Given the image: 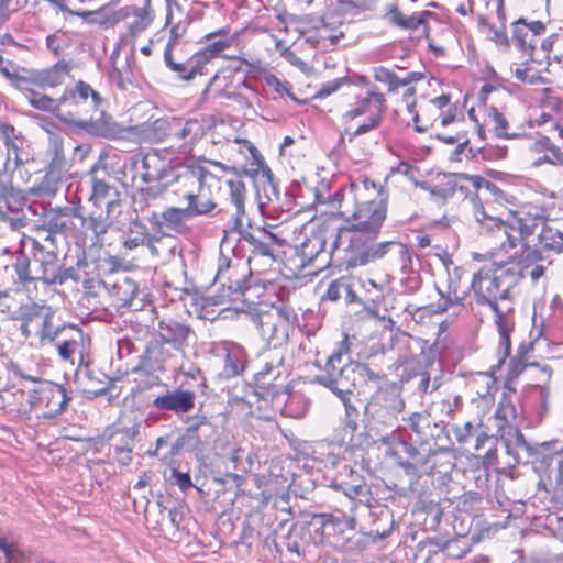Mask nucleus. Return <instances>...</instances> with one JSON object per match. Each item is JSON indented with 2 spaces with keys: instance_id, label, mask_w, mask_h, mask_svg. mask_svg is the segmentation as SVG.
<instances>
[{
  "instance_id": "412c9836",
  "label": "nucleus",
  "mask_w": 563,
  "mask_h": 563,
  "mask_svg": "<svg viewBox=\"0 0 563 563\" xmlns=\"http://www.w3.org/2000/svg\"><path fill=\"white\" fill-rule=\"evenodd\" d=\"M90 340L86 338L80 329L73 328V333L64 340L56 343L58 355L64 361L74 364L75 356L79 358V365L84 363L85 356L88 354Z\"/></svg>"
},
{
  "instance_id": "bf43d9fd",
  "label": "nucleus",
  "mask_w": 563,
  "mask_h": 563,
  "mask_svg": "<svg viewBox=\"0 0 563 563\" xmlns=\"http://www.w3.org/2000/svg\"><path fill=\"white\" fill-rule=\"evenodd\" d=\"M489 37L492 41H494L499 46L507 47L509 45V38H508L505 26L496 27V26L490 25L489 26Z\"/></svg>"
},
{
  "instance_id": "a211bd4d",
  "label": "nucleus",
  "mask_w": 563,
  "mask_h": 563,
  "mask_svg": "<svg viewBox=\"0 0 563 563\" xmlns=\"http://www.w3.org/2000/svg\"><path fill=\"white\" fill-rule=\"evenodd\" d=\"M445 185L448 189L446 195H461L468 197L475 195L479 189L495 187L490 181L479 175H468L464 173L450 174L444 176Z\"/></svg>"
},
{
  "instance_id": "6ab92c4d",
  "label": "nucleus",
  "mask_w": 563,
  "mask_h": 563,
  "mask_svg": "<svg viewBox=\"0 0 563 563\" xmlns=\"http://www.w3.org/2000/svg\"><path fill=\"white\" fill-rule=\"evenodd\" d=\"M232 62L239 63L225 65L217 70L211 78V84L217 86L220 90L231 93V90L245 86V78L242 75V65H247V62L239 56L229 57Z\"/></svg>"
},
{
  "instance_id": "c03bdc74",
  "label": "nucleus",
  "mask_w": 563,
  "mask_h": 563,
  "mask_svg": "<svg viewBox=\"0 0 563 563\" xmlns=\"http://www.w3.org/2000/svg\"><path fill=\"white\" fill-rule=\"evenodd\" d=\"M187 216V206L185 208L169 207L162 213V219L167 227L178 230Z\"/></svg>"
},
{
  "instance_id": "09e8293b",
  "label": "nucleus",
  "mask_w": 563,
  "mask_h": 563,
  "mask_svg": "<svg viewBox=\"0 0 563 563\" xmlns=\"http://www.w3.org/2000/svg\"><path fill=\"white\" fill-rule=\"evenodd\" d=\"M46 45L54 56H59L65 52L68 43L64 33H54L46 37Z\"/></svg>"
},
{
  "instance_id": "603ef678",
  "label": "nucleus",
  "mask_w": 563,
  "mask_h": 563,
  "mask_svg": "<svg viewBox=\"0 0 563 563\" xmlns=\"http://www.w3.org/2000/svg\"><path fill=\"white\" fill-rule=\"evenodd\" d=\"M504 438L506 439L508 446L510 444H512L517 448H522V449L529 448L522 432L516 424L514 427H510L509 429H507V431H505Z\"/></svg>"
},
{
  "instance_id": "0e129e2a",
  "label": "nucleus",
  "mask_w": 563,
  "mask_h": 563,
  "mask_svg": "<svg viewBox=\"0 0 563 563\" xmlns=\"http://www.w3.org/2000/svg\"><path fill=\"white\" fill-rule=\"evenodd\" d=\"M257 233H260L266 241H269L271 247H273V245L283 246L285 244V241L283 239H280L269 230L261 228L257 230Z\"/></svg>"
},
{
  "instance_id": "13d9d810",
  "label": "nucleus",
  "mask_w": 563,
  "mask_h": 563,
  "mask_svg": "<svg viewBox=\"0 0 563 563\" xmlns=\"http://www.w3.org/2000/svg\"><path fill=\"white\" fill-rule=\"evenodd\" d=\"M172 478L181 492H187L190 487L194 486L189 473H183L177 470H173Z\"/></svg>"
},
{
  "instance_id": "338daca9",
  "label": "nucleus",
  "mask_w": 563,
  "mask_h": 563,
  "mask_svg": "<svg viewBox=\"0 0 563 563\" xmlns=\"http://www.w3.org/2000/svg\"><path fill=\"white\" fill-rule=\"evenodd\" d=\"M526 26L530 30V34H533V37L545 31V25L541 21H533L531 23L526 22Z\"/></svg>"
},
{
  "instance_id": "1a4fd4ad",
  "label": "nucleus",
  "mask_w": 563,
  "mask_h": 563,
  "mask_svg": "<svg viewBox=\"0 0 563 563\" xmlns=\"http://www.w3.org/2000/svg\"><path fill=\"white\" fill-rule=\"evenodd\" d=\"M81 15H95L93 21L99 22L106 27L131 18L132 20L128 24V34L131 37H137L145 32L155 19L152 0H140L137 4L124 5L114 11L103 7L93 12H85Z\"/></svg>"
},
{
  "instance_id": "5fc2aeb1",
  "label": "nucleus",
  "mask_w": 563,
  "mask_h": 563,
  "mask_svg": "<svg viewBox=\"0 0 563 563\" xmlns=\"http://www.w3.org/2000/svg\"><path fill=\"white\" fill-rule=\"evenodd\" d=\"M234 143L239 145V152L245 156V158L252 159V163L257 162L260 158V153L257 148L254 146L253 143H251L247 140H242L239 137H235Z\"/></svg>"
},
{
  "instance_id": "4c0bfd02",
  "label": "nucleus",
  "mask_w": 563,
  "mask_h": 563,
  "mask_svg": "<svg viewBox=\"0 0 563 563\" xmlns=\"http://www.w3.org/2000/svg\"><path fill=\"white\" fill-rule=\"evenodd\" d=\"M376 80L388 85L390 91L396 90L400 87L408 86L413 81L421 79V76L417 73H409L406 77L400 78L394 71L385 67H378L375 69Z\"/></svg>"
},
{
  "instance_id": "e2e57ef3",
  "label": "nucleus",
  "mask_w": 563,
  "mask_h": 563,
  "mask_svg": "<svg viewBox=\"0 0 563 563\" xmlns=\"http://www.w3.org/2000/svg\"><path fill=\"white\" fill-rule=\"evenodd\" d=\"M464 299V294L459 295L456 290L450 291L449 296L445 298L443 305L438 306V312H445L450 307L461 303Z\"/></svg>"
},
{
  "instance_id": "423d86ee",
  "label": "nucleus",
  "mask_w": 563,
  "mask_h": 563,
  "mask_svg": "<svg viewBox=\"0 0 563 563\" xmlns=\"http://www.w3.org/2000/svg\"><path fill=\"white\" fill-rule=\"evenodd\" d=\"M26 240L31 243L33 258L38 266L32 271L31 260L20 252L12 264L20 285L26 286L33 282L60 285L73 276L74 268L64 269L59 264L57 253L42 244L37 236H29Z\"/></svg>"
},
{
  "instance_id": "8fccbe9b",
  "label": "nucleus",
  "mask_w": 563,
  "mask_h": 563,
  "mask_svg": "<svg viewBox=\"0 0 563 563\" xmlns=\"http://www.w3.org/2000/svg\"><path fill=\"white\" fill-rule=\"evenodd\" d=\"M350 247H352V229L342 227L339 229L336 239L333 242V253L340 250L347 251Z\"/></svg>"
},
{
  "instance_id": "58836bf2",
  "label": "nucleus",
  "mask_w": 563,
  "mask_h": 563,
  "mask_svg": "<svg viewBox=\"0 0 563 563\" xmlns=\"http://www.w3.org/2000/svg\"><path fill=\"white\" fill-rule=\"evenodd\" d=\"M512 40L523 53L532 55L534 51V37L526 26L525 19H519L512 24Z\"/></svg>"
},
{
  "instance_id": "ddd939ff",
  "label": "nucleus",
  "mask_w": 563,
  "mask_h": 563,
  "mask_svg": "<svg viewBox=\"0 0 563 563\" xmlns=\"http://www.w3.org/2000/svg\"><path fill=\"white\" fill-rule=\"evenodd\" d=\"M294 318L282 310L275 309L258 314V329L262 336L275 344H283L288 341L294 330Z\"/></svg>"
},
{
  "instance_id": "4468645a",
  "label": "nucleus",
  "mask_w": 563,
  "mask_h": 563,
  "mask_svg": "<svg viewBox=\"0 0 563 563\" xmlns=\"http://www.w3.org/2000/svg\"><path fill=\"white\" fill-rule=\"evenodd\" d=\"M74 218H79L82 223L85 222V218L80 216L75 208L52 210L46 214L44 224L34 228L35 236H37L40 241L43 240L53 246L55 242L54 234L69 233L71 231L70 224Z\"/></svg>"
},
{
  "instance_id": "680f3d73",
  "label": "nucleus",
  "mask_w": 563,
  "mask_h": 563,
  "mask_svg": "<svg viewBox=\"0 0 563 563\" xmlns=\"http://www.w3.org/2000/svg\"><path fill=\"white\" fill-rule=\"evenodd\" d=\"M402 102L407 107V111L413 117L415 112L419 110L416 109V89L413 87H409L402 95Z\"/></svg>"
},
{
  "instance_id": "f257e3e1",
  "label": "nucleus",
  "mask_w": 563,
  "mask_h": 563,
  "mask_svg": "<svg viewBox=\"0 0 563 563\" xmlns=\"http://www.w3.org/2000/svg\"><path fill=\"white\" fill-rule=\"evenodd\" d=\"M142 180L146 184L140 195L147 201L172 196L177 201H188L194 197L202 181L218 185L224 181L229 188L231 202L235 207V217L245 213L246 188L242 177L232 173L222 163L198 158L176 166H168L157 154L147 153L142 159Z\"/></svg>"
},
{
  "instance_id": "69168bd1",
  "label": "nucleus",
  "mask_w": 563,
  "mask_h": 563,
  "mask_svg": "<svg viewBox=\"0 0 563 563\" xmlns=\"http://www.w3.org/2000/svg\"><path fill=\"white\" fill-rule=\"evenodd\" d=\"M4 64H5V62H4L3 57L0 55V71L3 74V76H5L11 81L12 86L15 88V81H14L15 77H23V71L22 73H18V71L11 73Z\"/></svg>"
},
{
  "instance_id": "c9c22d12",
  "label": "nucleus",
  "mask_w": 563,
  "mask_h": 563,
  "mask_svg": "<svg viewBox=\"0 0 563 563\" xmlns=\"http://www.w3.org/2000/svg\"><path fill=\"white\" fill-rule=\"evenodd\" d=\"M484 114L485 118L483 124H478V135L481 139H484L485 126H490L499 137L508 135V122L505 117L497 111V109L484 108Z\"/></svg>"
},
{
  "instance_id": "3c124183",
  "label": "nucleus",
  "mask_w": 563,
  "mask_h": 563,
  "mask_svg": "<svg viewBox=\"0 0 563 563\" xmlns=\"http://www.w3.org/2000/svg\"><path fill=\"white\" fill-rule=\"evenodd\" d=\"M350 80L347 77L336 78L334 80L328 81L321 86V88L316 92V98H325L334 92H336L341 87L349 85Z\"/></svg>"
},
{
  "instance_id": "2eb2a0df",
  "label": "nucleus",
  "mask_w": 563,
  "mask_h": 563,
  "mask_svg": "<svg viewBox=\"0 0 563 563\" xmlns=\"http://www.w3.org/2000/svg\"><path fill=\"white\" fill-rule=\"evenodd\" d=\"M16 165L9 157H3L0 148V208L16 211L23 203L24 197L21 190L13 187V173Z\"/></svg>"
},
{
  "instance_id": "052dcab7",
  "label": "nucleus",
  "mask_w": 563,
  "mask_h": 563,
  "mask_svg": "<svg viewBox=\"0 0 563 563\" xmlns=\"http://www.w3.org/2000/svg\"><path fill=\"white\" fill-rule=\"evenodd\" d=\"M438 139L446 144L465 145L468 142L465 133H462L460 131H456L455 134L452 135L445 133H438Z\"/></svg>"
},
{
  "instance_id": "20e7f679",
  "label": "nucleus",
  "mask_w": 563,
  "mask_h": 563,
  "mask_svg": "<svg viewBox=\"0 0 563 563\" xmlns=\"http://www.w3.org/2000/svg\"><path fill=\"white\" fill-rule=\"evenodd\" d=\"M386 218V199L365 200L354 212V266L383 257L389 242L374 243Z\"/></svg>"
},
{
  "instance_id": "b1692460",
  "label": "nucleus",
  "mask_w": 563,
  "mask_h": 563,
  "mask_svg": "<svg viewBox=\"0 0 563 563\" xmlns=\"http://www.w3.org/2000/svg\"><path fill=\"white\" fill-rule=\"evenodd\" d=\"M230 32V25H224L207 33L203 36V40L208 41L209 43L200 49L209 58L210 62L217 57L222 56V54L233 45L235 35H231Z\"/></svg>"
},
{
  "instance_id": "0eeeda50",
  "label": "nucleus",
  "mask_w": 563,
  "mask_h": 563,
  "mask_svg": "<svg viewBox=\"0 0 563 563\" xmlns=\"http://www.w3.org/2000/svg\"><path fill=\"white\" fill-rule=\"evenodd\" d=\"M354 136L376 130L383 120L385 97L362 76H354Z\"/></svg>"
},
{
  "instance_id": "c85d7f7f",
  "label": "nucleus",
  "mask_w": 563,
  "mask_h": 563,
  "mask_svg": "<svg viewBox=\"0 0 563 563\" xmlns=\"http://www.w3.org/2000/svg\"><path fill=\"white\" fill-rule=\"evenodd\" d=\"M91 189L90 201H92L95 206H101L104 203L107 207V216H109L113 208L120 203L118 199L113 198L119 196L117 189L103 179L93 177Z\"/></svg>"
},
{
  "instance_id": "a19ab883",
  "label": "nucleus",
  "mask_w": 563,
  "mask_h": 563,
  "mask_svg": "<svg viewBox=\"0 0 563 563\" xmlns=\"http://www.w3.org/2000/svg\"><path fill=\"white\" fill-rule=\"evenodd\" d=\"M342 292L347 301H352V285L347 277H340L331 282L325 294L322 296V300L338 301Z\"/></svg>"
},
{
  "instance_id": "72a5a7b5",
  "label": "nucleus",
  "mask_w": 563,
  "mask_h": 563,
  "mask_svg": "<svg viewBox=\"0 0 563 563\" xmlns=\"http://www.w3.org/2000/svg\"><path fill=\"white\" fill-rule=\"evenodd\" d=\"M532 151L536 153H543L542 156H539L533 161L532 164L534 166H540L544 163L563 166V152L554 146L548 137L543 136L539 139L533 144Z\"/></svg>"
},
{
  "instance_id": "49530a36",
  "label": "nucleus",
  "mask_w": 563,
  "mask_h": 563,
  "mask_svg": "<svg viewBox=\"0 0 563 563\" xmlns=\"http://www.w3.org/2000/svg\"><path fill=\"white\" fill-rule=\"evenodd\" d=\"M514 76L517 80L528 85H540L547 82V79L539 75L537 70L527 66L516 67Z\"/></svg>"
},
{
  "instance_id": "79ce46f5",
  "label": "nucleus",
  "mask_w": 563,
  "mask_h": 563,
  "mask_svg": "<svg viewBox=\"0 0 563 563\" xmlns=\"http://www.w3.org/2000/svg\"><path fill=\"white\" fill-rule=\"evenodd\" d=\"M328 520V514L314 515L308 523L309 533L314 543L328 542L325 526Z\"/></svg>"
},
{
  "instance_id": "f03ea898",
  "label": "nucleus",
  "mask_w": 563,
  "mask_h": 563,
  "mask_svg": "<svg viewBox=\"0 0 563 563\" xmlns=\"http://www.w3.org/2000/svg\"><path fill=\"white\" fill-rule=\"evenodd\" d=\"M494 203L487 202L484 206L475 208L474 216L476 221L489 234L490 244L495 245L496 251L508 253L512 250L521 253L531 254L530 236L536 229L541 227L538 233L539 249L544 251L561 252L563 250V231L559 228V222L547 219L548 208L541 207L540 211L532 212L530 208L525 207L520 211L509 212L506 218L494 213Z\"/></svg>"
},
{
  "instance_id": "aec40b11",
  "label": "nucleus",
  "mask_w": 563,
  "mask_h": 563,
  "mask_svg": "<svg viewBox=\"0 0 563 563\" xmlns=\"http://www.w3.org/2000/svg\"><path fill=\"white\" fill-rule=\"evenodd\" d=\"M225 185L224 181H219L218 185H210L202 181L200 188L196 189L194 197L187 201V211L189 217L202 216L210 213L218 206L214 197V191H219Z\"/></svg>"
},
{
  "instance_id": "4be33fe9",
  "label": "nucleus",
  "mask_w": 563,
  "mask_h": 563,
  "mask_svg": "<svg viewBox=\"0 0 563 563\" xmlns=\"http://www.w3.org/2000/svg\"><path fill=\"white\" fill-rule=\"evenodd\" d=\"M211 62L199 48L186 62L177 63L174 57L165 62L166 66L176 73L184 80H191L197 76H205L208 73V65Z\"/></svg>"
},
{
  "instance_id": "6e6552de",
  "label": "nucleus",
  "mask_w": 563,
  "mask_h": 563,
  "mask_svg": "<svg viewBox=\"0 0 563 563\" xmlns=\"http://www.w3.org/2000/svg\"><path fill=\"white\" fill-rule=\"evenodd\" d=\"M100 95L87 82L79 80L75 87L66 88L55 104L45 112L55 114L60 120L78 124L91 118L101 104Z\"/></svg>"
},
{
  "instance_id": "7ed1b4c3",
  "label": "nucleus",
  "mask_w": 563,
  "mask_h": 563,
  "mask_svg": "<svg viewBox=\"0 0 563 563\" xmlns=\"http://www.w3.org/2000/svg\"><path fill=\"white\" fill-rule=\"evenodd\" d=\"M518 252L507 261H489L473 276L471 288L478 305L488 306L494 314H499L501 306L515 310L509 297L510 288L522 277L523 266L516 260Z\"/></svg>"
},
{
  "instance_id": "de8ad7c7",
  "label": "nucleus",
  "mask_w": 563,
  "mask_h": 563,
  "mask_svg": "<svg viewBox=\"0 0 563 563\" xmlns=\"http://www.w3.org/2000/svg\"><path fill=\"white\" fill-rule=\"evenodd\" d=\"M244 366L240 354L236 352H228L223 363V375L228 378L238 376Z\"/></svg>"
},
{
  "instance_id": "9d476101",
  "label": "nucleus",
  "mask_w": 563,
  "mask_h": 563,
  "mask_svg": "<svg viewBox=\"0 0 563 563\" xmlns=\"http://www.w3.org/2000/svg\"><path fill=\"white\" fill-rule=\"evenodd\" d=\"M209 130L211 132L212 143L220 144L223 140L219 136L222 135L225 130H230V128L223 122L210 126L203 119L190 118L185 120L177 117L174 141L177 144L178 153L185 156L191 155L196 145Z\"/></svg>"
},
{
  "instance_id": "ea45409f",
  "label": "nucleus",
  "mask_w": 563,
  "mask_h": 563,
  "mask_svg": "<svg viewBox=\"0 0 563 563\" xmlns=\"http://www.w3.org/2000/svg\"><path fill=\"white\" fill-rule=\"evenodd\" d=\"M243 238L252 246L249 263L261 256H267L272 260L275 258L274 250L269 246V241H266L260 233L258 235L255 233H246Z\"/></svg>"
},
{
  "instance_id": "864d4df0",
  "label": "nucleus",
  "mask_w": 563,
  "mask_h": 563,
  "mask_svg": "<svg viewBox=\"0 0 563 563\" xmlns=\"http://www.w3.org/2000/svg\"><path fill=\"white\" fill-rule=\"evenodd\" d=\"M266 85L280 96L291 95V85L287 81L280 80L275 75H269L265 78Z\"/></svg>"
},
{
  "instance_id": "bb28decb",
  "label": "nucleus",
  "mask_w": 563,
  "mask_h": 563,
  "mask_svg": "<svg viewBox=\"0 0 563 563\" xmlns=\"http://www.w3.org/2000/svg\"><path fill=\"white\" fill-rule=\"evenodd\" d=\"M495 324L499 333V356L501 360L510 354V333L515 328V310L510 311L505 305L500 307L499 314H495Z\"/></svg>"
},
{
  "instance_id": "7c9ffc66",
  "label": "nucleus",
  "mask_w": 563,
  "mask_h": 563,
  "mask_svg": "<svg viewBox=\"0 0 563 563\" xmlns=\"http://www.w3.org/2000/svg\"><path fill=\"white\" fill-rule=\"evenodd\" d=\"M31 327L37 328L36 334L40 336L42 343L54 341L56 332L52 329L51 316L36 313L27 317L22 324V333L25 336H30Z\"/></svg>"
},
{
  "instance_id": "473e14b6",
  "label": "nucleus",
  "mask_w": 563,
  "mask_h": 563,
  "mask_svg": "<svg viewBox=\"0 0 563 563\" xmlns=\"http://www.w3.org/2000/svg\"><path fill=\"white\" fill-rule=\"evenodd\" d=\"M176 118L177 117L156 119L145 128V137L154 143L161 142L167 137L174 140Z\"/></svg>"
},
{
  "instance_id": "f8f14e48",
  "label": "nucleus",
  "mask_w": 563,
  "mask_h": 563,
  "mask_svg": "<svg viewBox=\"0 0 563 563\" xmlns=\"http://www.w3.org/2000/svg\"><path fill=\"white\" fill-rule=\"evenodd\" d=\"M352 358L347 350L343 352L333 353L327 361L325 374L316 377V380L331 390H333L345 405L346 410L350 408V394H351V375H352Z\"/></svg>"
},
{
  "instance_id": "c756f323",
  "label": "nucleus",
  "mask_w": 563,
  "mask_h": 563,
  "mask_svg": "<svg viewBox=\"0 0 563 563\" xmlns=\"http://www.w3.org/2000/svg\"><path fill=\"white\" fill-rule=\"evenodd\" d=\"M27 395L21 388H4L0 390V407L14 416L26 412Z\"/></svg>"
},
{
  "instance_id": "393cba45",
  "label": "nucleus",
  "mask_w": 563,
  "mask_h": 563,
  "mask_svg": "<svg viewBox=\"0 0 563 563\" xmlns=\"http://www.w3.org/2000/svg\"><path fill=\"white\" fill-rule=\"evenodd\" d=\"M190 328L173 319H162L158 322L157 335L162 344L181 349L190 334Z\"/></svg>"
},
{
  "instance_id": "f704fd0d",
  "label": "nucleus",
  "mask_w": 563,
  "mask_h": 563,
  "mask_svg": "<svg viewBox=\"0 0 563 563\" xmlns=\"http://www.w3.org/2000/svg\"><path fill=\"white\" fill-rule=\"evenodd\" d=\"M432 16L433 13L429 11H422L409 16L402 14L398 10L390 12V20L398 26L409 30H417L419 26H423L427 38H429V26L427 25V20Z\"/></svg>"
},
{
  "instance_id": "4d7b16f0",
  "label": "nucleus",
  "mask_w": 563,
  "mask_h": 563,
  "mask_svg": "<svg viewBox=\"0 0 563 563\" xmlns=\"http://www.w3.org/2000/svg\"><path fill=\"white\" fill-rule=\"evenodd\" d=\"M109 216L102 217V214H98L97 217L91 214L88 219L89 228L92 230L96 236H100L104 234L108 230L107 219Z\"/></svg>"
},
{
  "instance_id": "39448f33",
  "label": "nucleus",
  "mask_w": 563,
  "mask_h": 563,
  "mask_svg": "<svg viewBox=\"0 0 563 563\" xmlns=\"http://www.w3.org/2000/svg\"><path fill=\"white\" fill-rule=\"evenodd\" d=\"M73 62L65 59L42 69H23V77H15V89L23 95L32 108L46 111L55 104V98L44 91L59 88L67 80L73 79Z\"/></svg>"
},
{
  "instance_id": "2f4dec72",
  "label": "nucleus",
  "mask_w": 563,
  "mask_h": 563,
  "mask_svg": "<svg viewBox=\"0 0 563 563\" xmlns=\"http://www.w3.org/2000/svg\"><path fill=\"white\" fill-rule=\"evenodd\" d=\"M494 418L500 437H505V431L514 427L517 421V409L509 397L503 396L497 405Z\"/></svg>"
},
{
  "instance_id": "dca6fc26",
  "label": "nucleus",
  "mask_w": 563,
  "mask_h": 563,
  "mask_svg": "<svg viewBox=\"0 0 563 563\" xmlns=\"http://www.w3.org/2000/svg\"><path fill=\"white\" fill-rule=\"evenodd\" d=\"M324 236L312 225L305 224L295 231L294 246L302 264L311 263L324 249Z\"/></svg>"
},
{
  "instance_id": "cd10ccee",
  "label": "nucleus",
  "mask_w": 563,
  "mask_h": 563,
  "mask_svg": "<svg viewBox=\"0 0 563 563\" xmlns=\"http://www.w3.org/2000/svg\"><path fill=\"white\" fill-rule=\"evenodd\" d=\"M189 24L190 21L188 18H185L184 20H179L177 22L174 21L173 4L169 0H167L165 25L170 26V29L169 38L164 51L165 62H170V58L174 57L173 51L180 43L183 37L187 34Z\"/></svg>"
},
{
  "instance_id": "f3484780",
  "label": "nucleus",
  "mask_w": 563,
  "mask_h": 563,
  "mask_svg": "<svg viewBox=\"0 0 563 563\" xmlns=\"http://www.w3.org/2000/svg\"><path fill=\"white\" fill-rule=\"evenodd\" d=\"M35 393L37 395V405L44 409V417L54 418L66 410L69 397L64 386L52 384L38 388Z\"/></svg>"
},
{
  "instance_id": "774afa93",
  "label": "nucleus",
  "mask_w": 563,
  "mask_h": 563,
  "mask_svg": "<svg viewBox=\"0 0 563 563\" xmlns=\"http://www.w3.org/2000/svg\"><path fill=\"white\" fill-rule=\"evenodd\" d=\"M545 59H547V69L548 71H551V67H554V64H558V65H561V67L563 68V54L561 55H547L545 56Z\"/></svg>"
},
{
  "instance_id": "a18cd8bd",
  "label": "nucleus",
  "mask_w": 563,
  "mask_h": 563,
  "mask_svg": "<svg viewBox=\"0 0 563 563\" xmlns=\"http://www.w3.org/2000/svg\"><path fill=\"white\" fill-rule=\"evenodd\" d=\"M358 190L364 191L363 196L366 200H378L380 198H385L387 200L383 185L368 178L367 176L363 177L362 186L358 188Z\"/></svg>"
},
{
  "instance_id": "5701e85b",
  "label": "nucleus",
  "mask_w": 563,
  "mask_h": 563,
  "mask_svg": "<svg viewBox=\"0 0 563 563\" xmlns=\"http://www.w3.org/2000/svg\"><path fill=\"white\" fill-rule=\"evenodd\" d=\"M240 266V263L233 265L230 261L223 260L219 265L216 280L227 286L233 292H244L247 288V277L251 272L245 273L242 268V272L239 273Z\"/></svg>"
},
{
  "instance_id": "37998d69",
  "label": "nucleus",
  "mask_w": 563,
  "mask_h": 563,
  "mask_svg": "<svg viewBox=\"0 0 563 563\" xmlns=\"http://www.w3.org/2000/svg\"><path fill=\"white\" fill-rule=\"evenodd\" d=\"M117 295L122 305H131L139 294L137 285L129 277H124L114 284Z\"/></svg>"
},
{
  "instance_id": "9b49d317",
  "label": "nucleus",
  "mask_w": 563,
  "mask_h": 563,
  "mask_svg": "<svg viewBox=\"0 0 563 563\" xmlns=\"http://www.w3.org/2000/svg\"><path fill=\"white\" fill-rule=\"evenodd\" d=\"M412 123L415 130L419 133L426 132L435 125L446 128L451 124H457L460 123L457 108L451 103L450 96L435 97L413 113Z\"/></svg>"
},
{
  "instance_id": "e433bc0d",
  "label": "nucleus",
  "mask_w": 563,
  "mask_h": 563,
  "mask_svg": "<svg viewBox=\"0 0 563 563\" xmlns=\"http://www.w3.org/2000/svg\"><path fill=\"white\" fill-rule=\"evenodd\" d=\"M0 139L3 141L7 148V152L3 153V157H9L10 161H13V165H18L21 158L19 155L20 144L15 128L9 123L0 122Z\"/></svg>"
},
{
  "instance_id": "a878e982",
  "label": "nucleus",
  "mask_w": 563,
  "mask_h": 563,
  "mask_svg": "<svg viewBox=\"0 0 563 563\" xmlns=\"http://www.w3.org/2000/svg\"><path fill=\"white\" fill-rule=\"evenodd\" d=\"M153 405L159 410L185 413L194 408L195 395L188 390H175L156 397Z\"/></svg>"
},
{
  "instance_id": "6e6d98bb",
  "label": "nucleus",
  "mask_w": 563,
  "mask_h": 563,
  "mask_svg": "<svg viewBox=\"0 0 563 563\" xmlns=\"http://www.w3.org/2000/svg\"><path fill=\"white\" fill-rule=\"evenodd\" d=\"M346 525L347 522L343 523L341 520L334 519L332 515H328L325 526L328 542H333V539L343 532L344 526Z\"/></svg>"
}]
</instances>
